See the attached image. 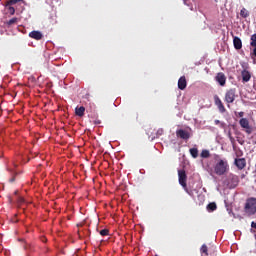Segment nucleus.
I'll return each mask as SVG.
<instances>
[{
  "mask_svg": "<svg viewBox=\"0 0 256 256\" xmlns=\"http://www.w3.org/2000/svg\"><path fill=\"white\" fill-rule=\"evenodd\" d=\"M229 172V162L227 159H220L217 161V163L214 166V173L216 175H225V173Z\"/></svg>",
  "mask_w": 256,
  "mask_h": 256,
  "instance_id": "1",
  "label": "nucleus"
},
{
  "mask_svg": "<svg viewBox=\"0 0 256 256\" xmlns=\"http://www.w3.org/2000/svg\"><path fill=\"white\" fill-rule=\"evenodd\" d=\"M235 99H237V89L231 88L227 90L224 101L228 104V107H230L231 103L235 102Z\"/></svg>",
  "mask_w": 256,
  "mask_h": 256,
  "instance_id": "2",
  "label": "nucleus"
},
{
  "mask_svg": "<svg viewBox=\"0 0 256 256\" xmlns=\"http://www.w3.org/2000/svg\"><path fill=\"white\" fill-rule=\"evenodd\" d=\"M245 213H247V215L256 214V198H250L247 200L245 204Z\"/></svg>",
  "mask_w": 256,
  "mask_h": 256,
  "instance_id": "3",
  "label": "nucleus"
},
{
  "mask_svg": "<svg viewBox=\"0 0 256 256\" xmlns=\"http://www.w3.org/2000/svg\"><path fill=\"white\" fill-rule=\"evenodd\" d=\"M178 180L180 185L183 187L184 191H186L188 195H191L189 189H187V173L183 169L178 170Z\"/></svg>",
  "mask_w": 256,
  "mask_h": 256,
  "instance_id": "4",
  "label": "nucleus"
},
{
  "mask_svg": "<svg viewBox=\"0 0 256 256\" xmlns=\"http://www.w3.org/2000/svg\"><path fill=\"white\" fill-rule=\"evenodd\" d=\"M228 183L230 184V187L232 189H235V187H237V185H239V176H237L235 174H229Z\"/></svg>",
  "mask_w": 256,
  "mask_h": 256,
  "instance_id": "5",
  "label": "nucleus"
},
{
  "mask_svg": "<svg viewBox=\"0 0 256 256\" xmlns=\"http://www.w3.org/2000/svg\"><path fill=\"white\" fill-rule=\"evenodd\" d=\"M215 81H217L221 87H225V84L227 83V77L223 72H219L215 77Z\"/></svg>",
  "mask_w": 256,
  "mask_h": 256,
  "instance_id": "6",
  "label": "nucleus"
},
{
  "mask_svg": "<svg viewBox=\"0 0 256 256\" xmlns=\"http://www.w3.org/2000/svg\"><path fill=\"white\" fill-rule=\"evenodd\" d=\"M214 103L218 107V111L220 113H225L227 111V109H225V105H223V102L221 101V98H219V96H214Z\"/></svg>",
  "mask_w": 256,
  "mask_h": 256,
  "instance_id": "7",
  "label": "nucleus"
},
{
  "mask_svg": "<svg viewBox=\"0 0 256 256\" xmlns=\"http://www.w3.org/2000/svg\"><path fill=\"white\" fill-rule=\"evenodd\" d=\"M251 47H254L253 52L251 53V57L256 64V34H253L251 36V42H250Z\"/></svg>",
  "mask_w": 256,
  "mask_h": 256,
  "instance_id": "8",
  "label": "nucleus"
},
{
  "mask_svg": "<svg viewBox=\"0 0 256 256\" xmlns=\"http://www.w3.org/2000/svg\"><path fill=\"white\" fill-rule=\"evenodd\" d=\"M235 165L239 171H242L244 167H247V160H245V158H236Z\"/></svg>",
  "mask_w": 256,
  "mask_h": 256,
  "instance_id": "9",
  "label": "nucleus"
},
{
  "mask_svg": "<svg viewBox=\"0 0 256 256\" xmlns=\"http://www.w3.org/2000/svg\"><path fill=\"white\" fill-rule=\"evenodd\" d=\"M29 37H31V39H35L36 41H41V39H43V33H41L40 31L34 30L29 33Z\"/></svg>",
  "mask_w": 256,
  "mask_h": 256,
  "instance_id": "10",
  "label": "nucleus"
},
{
  "mask_svg": "<svg viewBox=\"0 0 256 256\" xmlns=\"http://www.w3.org/2000/svg\"><path fill=\"white\" fill-rule=\"evenodd\" d=\"M176 135L177 137H180V139H189V137H191V134H189V132H187L186 130L183 129H179L176 131Z\"/></svg>",
  "mask_w": 256,
  "mask_h": 256,
  "instance_id": "11",
  "label": "nucleus"
},
{
  "mask_svg": "<svg viewBox=\"0 0 256 256\" xmlns=\"http://www.w3.org/2000/svg\"><path fill=\"white\" fill-rule=\"evenodd\" d=\"M186 88H187V79L185 78V76H182L178 80V89H180L181 91H184V89Z\"/></svg>",
  "mask_w": 256,
  "mask_h": 256,
  "instance_id": "12",
  "label": "nucleus"
},
{
  "mask_svg": "<svg viewBox=\"0 0 256 256\" xmlns=\"http://www.w3.org/2000/svg\"><path fill=\"white\" fill-rule=\"evenodd\" d=\"M233 44H234V49H237V50L242 49L243 47V42L241 41V38L237 36L233 38Z\"/></svg>",
  "mask_w": 256,
  "mask_h": 256,
  "instance_id": "13",
  "label": "nucleus"
},
{
  "mask_svg": "<svg viewBox=\"0 0 256 256\" xmlns=\"http://www.w3.org/2000/svg\"><path fill=\"white\" fill-rule=\"evenodd\" d=\"M241 75H242V81L244 83H248V81H251V73H249V71L243 70Z\"/></svg>",
  "mask_w": 256,
  "mask_h": 256,
  "instance_id": "14",
  "label": "nucleus"
},
{
  "mask_svg": "<svg viewBox=\"0 0 256 256\" xmlns=\"http://www.w3.org/2000/svg\"><path fill=\"white\" fill-rule=\"evenodd\" d=\"M239 125L242 129H249V120L247 118H242L239 121Z\"/></svg>",
  "mask_w": 256,
  "mask_h": 256,
  "instance_id": "15",
  "label": "nucleus"
},
{
  "mask_svg": "<svg viewBox=\"0 0 256 256\" xmlns=\"http://www.w3.org/2000/svg\"><path fill=\"white\" fill-rule=\"evenodd\" d=\"M206 209L210 212L217 211V204L215 202H211L207 205Z\"/></svg>",
  "mask_w": 256,
  "mask_h": 256,
  "instance_id": "16",
  "label": "nucleus"
},
{
  "mask_svg": "<svg viewBox=\"0 0 256 256\" xmlns=\"http://www.w3.org/2000/svg\"><path fill=\"white\" fill-rule=\"evenodd\" d=\"M76 115L78 117H83V115H85V107L81 106L79 108H76Z\"/></svg>",
  "mask_w": 256,
  "mask_h": 256,
  "instance_id": "17",
  "label": "nucleus"
},
{
  "mask_svg": "<svg viewBox=\"0 0 256 256\" xmlns=\"http://www.w3.org/2000/svg\"><path fill=\"white\" fill-rule=\"evenodd\" d=\"M190 154L194 159H197L199 157V150H197V148H191Z\"/></svg>",
  "mask_w": 256,
  "mask_h": 256,
  "instance_id": "18",
  "label": "nucleus"
},
{
  "mask_svg": "<svg viewBox=\"0 0 256 256\" xmlns=\"http://www.w3.org/2000/svg\"><path fill=\"white\" fill-rule=\"evenodd\" d=\"M200 252H201L202 254L208 256V255H209V248H208L205 244H203V245L201 246V248H200Z\"/></svg>",
  "mask_w": 256,
  "mask_h": 256,
  "instance_id": "19",
  "label": "nucleus"
},
{
  "mask_svg": "<svg viewBox=\"0 0 256 256\" xmlns=\"http://www.w3.org/2000/svg\"><path fill=\"white\" fill-rule=\"evenodd\" d=\"M240 15L243 17V19H247V17L249 16V11H247V9L242 8L240 11Z\"/></svg>",
  "mask_w": 256,
  "mask_h": 256,
  "instance_id": "20",
  "label": "nucleus"
},
{
  "mask_svg": "<svg viewBox=\"0 0 256 256\" xmlns=\"http://www.w3.org/2000/svg\"><path fill=\"white\" fill-rule=\"evenodd\" d=\"M100 235L102 236V237H107L108 235H109V229H107V228H105V229H102V230H100Z\"/></svg>",
  "mask_w": 256,
  "mask_h": 256,
  "instance_id": "21",
  "label": "nucleus"
},
{
  "mask_svg": "<svg viewBox=\"0 0 256 256\" xmlns=\"http://www.w3.org/2000/svg\"><path fill=\"white\" fill-rule=\"evenodd\" d=\"M209 155H210L209 150H202L201 157H203L204 159H207Z\"/></svg>",
  "mask_w": 256,
  "mask_h": 256,
  "instance_id": "22",
  "label": "nucleus"
},
{
  "mask_svg": "<svg viewBox=\"0 0 256 256\" xmlns=\"http://www.w3.org/2000/svg\"><path fill=\"white\" fill-rule=\"evenodd\" d=\"M18 19L17 18H12L7 22V25L11 26V25H15V23H17Z\"/></svg>",
  "mask_w": 256,
  "mask_h": 256,
  "instance_id": "23",
  "label": "nucleus"
},
{
  "mask_svg": "<svg viewBox=\"0 0 256 256\" xmlns=\"http://www.w3.org/2000/svg\"><path fill=\"white\" fill-rule=\"evenodd\" d=\"M8 13H10L11 15H15V7L8 5Z\"/></svg>",
  "mask_w": 256,
  "mask_h": 256,
  "instance_id": "24",
  "label": "nucleus"
},
{
  "mask_svg": "<svg viewBox=\"0 0 256 256\" xmlns=\"http://www.w3.org/2000/svg\"><path fill=\"white\" fill-rule=\"evenodd\" d=\"M20 1H23V0H9L7 2V5H16V3H20Z\"/></svg>",
  "mask_w": 256,
  "mask_h": 256,
  "instance_id": "25",
  "label": "nucleus"
},
{
  "mask_svg": "<svg viewBox=\"0 0 256 256\" xmlns=\"http://www.w3.org/2000/svg\"><path fill=\"white\" fill-rule=\"evenodd\" d=\"M94 125L96 127H103V125H101V120H99V119L94 120Z\"/></svg>",
  "mask_w": 256,
  "mask_h": 256,
  "instance_id": "26",
  "label": "nucleus"
},
{
  "mask_svg": "<svg viewBox=\"0 0 256 256\" xmlns=\"http://www.w3.org/2000/svg\"><path fill=\"white\" fill-rule=\"evenodd\" d=\"M228 137L230 141H235V138H233V136L231 135V130L228 131Z\"/></svg>",
  "mask_w": 256,
  "mask_h": 256,
  "instance_id": "27",
  "label": "nucleus"
},
{
  "mask_svg": "<svg viewBox=\"0 0 256 256\" xmlns=\"http://www.w3.org/2000/svg\"><path fill=\"white\" fill-rule=\"evenodd\" d=\"M18 203H25V198H23V197H21V196H19L18 197Z\"/></svg>",
  "mask_w": 256,
  "mask_h": 256,
  "instance_id": "28",
  "label": "nucleus"
},
{
  "mask_svg": "<svg viewBox=\"0 0 256 256\" xmlns=\"http://www.w3.org/2000/svg\"><path fill=\"white\" fill-rule=\"evenodd\" d=\"M245 132L247 135H251V133H253V129H246Z\"/></svg>",
  "mask_w": 256,
  "mask_h": 256,
  "instance_id": "29",
  "label": "nucleus"
},
{
  "mask_svg": "<svg viewBox=\"0 0 256 256\" xmlns=\"http://www.w3.org/2000/svg\"><path fill=\"white\" fill-rule=\"evenodd\" d=\"M251 227H252V229H256V222H252Z\"/></svg>",
  "mask_w": 256,
  "mask_h": 256,
  "instance_id": "30",
  "label": "nucleus"
},
{
  "mask_svg": "<svg viewBox=\"0 0 256 256\" xmlns=\"http://www.w3.org/2000/svg\"><path fill=\"white\" fill-rule=\"evenodd\" d=\"M244 115H245V112H239V113H238V116H239V117H244Z\"/></svg>",
  "mask_w": 256,
  "mask_h": 256,
  "instance_id": "31",
  "label": "nucleus"
},
{
  "mask_svg": "<svg viewBox=\"0 0 256 256\" xmlns=\"http://www.w3.org/2000/svg\"><path fill=\"white\" fill-rule=\"evenodd\" d=\"M214 123H215V125H219V123H221V121L215 120Z\"/></svg>",
  "mask_w": 256,
  "mask_h": 256,
  "instance_id": "32",
  "label": "nucleus"
},
{
  "mask_svg": "<svg viewBox=\"0 0 256 256\" xmlns=\"http://www.w3.org/2000/svg\"><path fill=\"white\" fill-rule=\"evenodd\" d=\"M255 170L253 171L254 177H256V163H255Z\"/></svg>",
  "mask_w": 256,
  "mask_h": 256,
  "instance_id": "33",
  "label": "nucleus"
},
{
  "mask_svg": "<svg viewBox=\"0 0 256 256\" xmlns=\"http://www.w3.org/2000/svg\"><path fill=\"white\" fill-rule=\"evenodd\" d=\"M15 181V177H12L11 179H10V183H13Z\"/></svg>",
  "mask_w": 256,
  "mask_h": 256,
  "instance_id": "34",
  "label": "nucleus"
},
{
  "mask_svg": "<svg viewBox=\"0 0 256 256\" xmlns=\"http://www.w3.org/2000/svg\"><path fill=\"white\" fill-rule=\"evenodd\" d=\"M220 127H225V124L224 123H220Z\"/></svg>",
  "mask_w": 256,
  "mask_h": 256,
  "instance_id": "35",
  "label": "nucleus"
},
{
  "mask_svg": "<svg viewBox=\"0 0 256 256\" xmlns=\"http://www.w3.org/2000/svg\"><path fill=\"white\" fill-rule=\"evenodd\" d=\"M151 139H155V136H152Z\"/></svg>",
  "mask_w": 256,
  "mask_h": 256,
  "instance_id": "36",
  "label": "nucleus"
},
{
  "mask_svg": "<svg viewBox=\"0 0 256 256\" xmlns=\"http://www.w3.org/2000/svg\"><path fill=\"white\" fill-rule=\"evenodd\" d=\"M17 193H19L18 191L15 192V195H17Z\"/></svg>",
  "mask_w": 256,
  "mask_h": 256,
  "instance_id": "37",
  "label": "nucleus"
}]
</instances>
